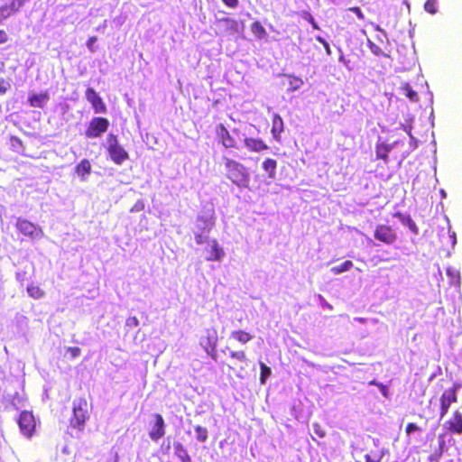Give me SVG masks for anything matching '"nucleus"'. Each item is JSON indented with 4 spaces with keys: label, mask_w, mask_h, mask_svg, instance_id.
<instances>
[{
    "label": "nucleus",
    "mask_w": 462,
    "mask_h": 462,
    "mask_svg": "<svg viewBox=\"0 0 462 462\" xmlns=\"http://www.w3.org/2000/svg\"><path fill=\"white\" fill-rule=\"evenodd\" d=\"M216 223L215 209L213 204L208 203L199 212L192 233L197 245H204L208 242L209 234Z\"/></svg>",
    "instance_id": "1"
},
{
    "label": "nucleus",
    "mask_w": 462,
    "mask_h": 462,
    "mask_svg": "<svg viewBox=\"0 0 462 462\" xmlns=\"http://www.w3.org/2000/svg\"><path fill=\"white\" fill-rule=\"evenodd\" d=\"M223 160L226 170V178L240 189L248 188L250 183L248 169L235 160L226 157H224Z\"/></svg>",
    "instance_id": "2"
},
{
    "label": "nucleus",
    "mask_w": 462,
    "mask_h": 462,
    "mask_svg": "<svg viewBox=\"0 0 462 462\" xmlns=\"http://www.w3.org/2000/svg\"><path fill=\"white\" fill-rule=\"evenodd\" d=\"M106 144L110 158L116 164L120 165L129 158L128 152L119 144L115 134H108Z\"/></svg>",
    "instance_id": "3"
},
{
    "label": "nucleus",
    "mask_w": 462,
    "mask_h": 462,
    "mask_svg": "<svg viewBox=\"0 0 462 462\" xmlns=\"http://www.w3.org/2000/svg\"><path fill=\"white\" fill-rule=\"evenodd\" d=\"M88 419V402L86 399L79 398L73 401V417L70 424L74 428L80 429Z\"/></svg>",
    "instance_id": "4"
},
{
    "label": "nucleus",
    "mask_w": 462,
    "mask_h": 462,
    "mask_svg": "<svg viewBox=\"0 0 462 462\" xmlns=\"http://www.w3.org/2000/svg\"><path fill=\"white\" fill-rule=\"evenodd\" d=\"M109 121L105 117H94L89 122L88 127L85 132L88 138H97L106 133L109 127Z\"/></svg>",
    "instance_id": "5"
},
{
    "label": "nucleus",
    "mask_w": 462,
    "mask_h": 462,
    "mask_svg": "<svg viewBox=\"0 0 462 462\" xmlns=\"http://www.w3.org/2000/svg\"><path fill=\"white\" fill-rule=\"evenodd\" d=\"M16 228L25 236L32 239H41L43 236L42 228L27 219L18 218Z\"/></svg>",
    "instance_id": "6"
},
{
    "label": "nucleus",
    "mask_w": 462,
    "mask_h": 462,
    "mask_svg": "<svg viewBox=\"0 0 462 462\" xmlns=\"http://www.w3.org/2000/svg\"><path fill=\"white\" fill-rule=\"evenodd\" d=\"M199 344L205 352L215 359L216 347L217 344V330L215 328H207L205 330V336L200 338Z\"/></svg>",
    "instance_id": "7"
},
{
    "label": "nucleus",
    "mask_w": 462,
    "mask_h": 462,
    "mask_svg": "<svg viewBox=\"0 0 462 462\" xmlns=\"http://www.w3.org/2000/svg\"><path fill=\"white\" fill-rule=\"evenodd\" d=\"M17 423L21 433L26 438H31L35 430V420L31 411H23L20 413Z\"/></svg>",
    "instance_id": "8"
},
{
    "label": "nucleus",
    "mask_w": 462,
    "mask_h": 462,
    "mask_svg": "<svg viewBox=\"0 0 462 462\" xmlns=\"http://www.w3.org/2000/svg\"><path fill=\"white\" fill-rule=\"evenodd\" d=\"M153 421L150 422L149 437L152 441L157 442L165 434V421L161 414H152Z\"/></svg>",
    "instance_id": "9"
},
{
    "label": "nucleus",
    "mask_w": 462,
    "mask_h": 462,
    "mask_svg": "<svg viewBox=\"0 0 462 462\" xmlns=\"http://www.w3.org/2000/svg\"><path fill=\"white\" fill-rule=\"evenodd\" d=\"M374 236L376 240H379L384 244L392 245L397 239V234L395 230L386 225H379L376 226Z\"/></svg>",
    "instance_id": "10"
},
{
    "label": "nucleus",
    "mask_w": 462,
    "mask_h": 462,
    "mask_svg": "<svg viewBox=\"0 0 462 462\" xmlns=\"http://www.w3.org/2000/svg\"><path fill=\"white\" fill-rule=\"evenodd\" d=\"M85 96L87 100L92 105L95 113L104 114L106 112V106L105 103L94 88H87Z\"/></svg>",
    "instance_id": "11"
},
{
    "label": "nucleus",
    "mask_w": 462,
    "mask_h": 462,
    "mask_svg": "<svg viewBox=\"0 0 462 462\" xmlns=\"http://www.w3.org/2000/svg\"><path fill=\"white\" fill-rule=\"evenodd\" d=\"M207 244L208 246L206 248V260L220 262L225 256V252L218 242L216 239H208Z\"/></svg>",
    "instance_id": "12"
},
{
    "label": "nucleus",
    "mask_w": 462,
    "mask_h": 462,
    "mask_svg": "<svg viewBox=\"0 0 462 462\" xmlns=\"http://www.w3.org/2000/svg\"><path fill=\"white\" fill-rule=\"evenodd\" d=\"M216 133L226 148H237L236 142L224 125H218L216 128Z\"/></svg>",
    "instance_id": "13"
},
{
    "label": "nucleus",
    "mask_w": 462,
    "mask_h": 462,
    "mask_svg": "<svg viewBox=\"0 0 462 462\" xmlns=\"http://www.w3.org/2000/svg\"><path fill=\"white\" fill-rule=\"evenodd\" d=\"M221 23H225L226 30L230 34H238L243 32L244 30V23L241 22H238L235 19H231L228 17H225L219 20Z\"/></svg>",
    "instance_id": "14"
},
{
    "label": "nucleus",
    "mask_w": 462,
    "mask_h": 462,
    "mask_svg": "<svg viewBox=\"0 0 462 462\" xmlns=\"http://www.w3.org/2000/svg\"><path fill=\"white\" fill-rule=\"evenodd\" d=\"M75 172L81 181H87L91 172V164L88 160L83 159L76 167Z\"/></svg>",
    "instance_id": "15"
},
{
    "label": "nucleus",
    "mask_w": 462,
    "mask_h": 462,
    "mask_svg": "<svg viewBox=\"0 0 462 462\" xmlns=\"http://www.w3.org/2000/svg\"><path fill=\"white\" fill-rule=\"evenodd\" d=\"M49 99L50 97L48 93H41L30 96L28 101L30 106L32 107L43 108L49 101Z\"/></svg>",
    "instance_id": "16"
},
{
    "label": "nucleus",
    "mask_w": 462,
    "mask_h": 462,
    "mask_svg": "<svg viewBox=\"0 0 462 462\" xmlns=\"http://www.w3.org/2000/svg\"><path fill=\"white\" fill-rule=\"evenodd\" d=\"M394 217H397L403 226L409 227L412 234H414L415 236L419 235V227L417 226L416 223L412 220L410 215H405L401 212H397L394 214Z\"/></svg>",
    "instance_id": "17"
},
{
    "label": "nucleus",
    "mask_w": 462,
    "mask_h": 462,
    "mask_svg": "<svg viewBox=\"0 0 462 462\" xmlns=\"http://www.w3.org/2000/svg\"><path fill=\"white\" fill-rule=\"evenodd\" d=\"M459 385H454L453 388L446 390L441 395L440 404L447 405L449 408L452 402H457V391Z\"/></svg>",
    "instance_id": "18"
},
{
    "label": "nucleus",
    "mask_w": 462,
    "mask_h": 462,
    "mask_svg": "<svg viewBox=\"0 0 462 462\" xmlns=\"http://www.w3.org/2000/svg\"><path fill=\"white\" fill-rule=\"evenodd\" d=\"M244 142L245 146L252 152H261L268 149V146L261 139L246 137Z\"/></svg>",
    "instance_id": "19"
},
{
    "label": "nucleus",
    "mask_w": 462,
    "mask_h": 462,
    "mask_svg": "<svg viewBox=\"0 0 462 462\" xmlns=\"http://www.w3.org/2000/svg\"><path fill=\"white\" fill-rule=\"evenodd\" d=\"M174 454L181 462H191V457L180 442L173 443Z\"/></svg>",
    "instance_id": "20"
},
{
    "label": "nucleus",
    "mask_w": 462,
    "mask_h": 462,
    "mask_svg": "<svg viewBox=\"0 0 462 462\" xmlns=\"http://www.w3.org/2000/svg\"><path fill=\"white\" fill-rule=\"evenodd\" d=\"M283 132V120L278 115L275 114L273 117L272 134L275 140H279L280 134Z\"/></svg>",
    "instance_id": "21"
},
{
    "label": "nucleus",
    "mask_w": 462,
    "mask_h": 462,
    "mask_svg": "<svg viewBox=\"0 0 462 462\" xmlns=\"http://www.w3.org/2000/svg\"><path fill=\"white\" fill-rule=\"evenodd\" d=\"M262 167L270 179H275L277 168V162L275 160L271 158L266 159L265 161H263Z\"/></svg>",
    "instance_id": "22"
},
{
    "label": "nucleus",
    "mask_w": 462,
    "mask_h": 462,
    "mask_svg": "<svg viewBox=\"0 0 462 462\" xmlns=\"http://www.w3.org/2000/svg\"><path fill=\"white\" fill-rule=\"evenodd\" d=\"M446 274L449 278L451 285L460 287L461 276L460 272L457 268L448 266L446 269Z\"/></svg>",
    "instance_id": "23"
},
{
    "label": "nucleus",
    "mask_w": 462,
    "mask_h": 462,
    "mask_svg": "<svg viewBox=\"0 0 462 462\" xmlns=\"http://www.w3.org/2000/svg\"><path fill=\"white\" fill-rule=\"evenodd\" d=\"M387 448H382L379 451H371L370 454L365 456V462H381L383 457L388 454Z\"/></svg>",
    "instance_id": "24"
},
{
    "label": "nucleus",
    "mask_w": 462,
    "mask_h": 462,
    "mask_svg": "<svg viewBox=\"0 0 462 462\" xmlns=\"http://www.w3.org/2000/svg\"><path fill=\"white\" fill-rule=\"evenodd\" d=\"M389 148L387 143H377L375 147V154L377 159L383 160L385 163L388 162Z\"/></svg>",
    "instance_id": "25"
},
{
    "label": "nucleus",
    "mask_w": 462,
    "mask_h": 462,
    "mask_svg": "<svg viewBox=\"0 0 462 462\" xmlns=\"http://www.w3.org/2000/svg\"><path fill=\"white\" fill-rule=\"evenodd\" d=\"M450 430L461 434L462 433V414L459 411L454 413L453 420L449 421Z\"/></svg>",
    "instance_id": "26"
},
{
    "label": "nucleus",
    "mask_w": 462,
    "mask_h": 462,
    "mask_svg": "<svg viewBox=\"0 0 462 462\" xmlns=\"http://www.w3.org/2000/svg\"><path fill=\"white\" fill-rule=\"evenodd\" d=\"M251 31L257 39L262 40L267 37L266 30L258 21L252 23Z\"/></svg>",
    "instance_id": "27"
},
{
    "label": "nucleus",
    "mask_w": 462,
    "mask_h": 462,
    "mask_svg": "<svg viewBox=\"0 0 462 462\" xmlns=\"http://www.w3.org/2000/svg\"><path fill=\"white\" fill-rule=\"evenodd\" d=\"M231 337L242 344H246L253 338V336L244 330H236L231 333Z\"/></svg>",
    "instance_id": "28"
},
{
    "label": "nucleus",
    "mask_w": 462,
    "mask_h": 462,
    "mask_svg": "<svg viewBox=\"0 0 462 462\" xmlns=\"http://www.w3.org/2000/svg\"><path fill=\"white\" fill-rule=\"evenodd\" d=\"M27 293L31 298L40 300L44 297V291L37 285L30 284L27 287Z\"/></svg>",
    "instance_id": "29"
},
{
    "label": "nucleus",
    "mask_w": 462,
    "mask_h": 462,
    "mask_svg": "<svg viewBox=\"0 0 462 462\" xmlns=\"http://www.w3.org/2000/svg\"><path fill=\"white\" fill-rule=\"evenodd\" d=\"M285 76L290 79V82H289L290 87L288 88L289 91H291V92L296 91L299 88H300V87L303 85V80L300 78L293 76V75H285Z\"/></svg>",
    "instance_id": "30"
},
{
    "label": "nucleus",
    "mask_w": 462,
    "mask_h": 462,
    "mask_svg": "<svg viewBox=\"0 0 462 462\" xmlns=\"http://www.w3.org/2000/svg\"><path fill=\"white\" fill-rule=\"evenodd\" d=\"M353 267V263L349 260L345 261L340 265L334 266L330 269V272L334 274H339L349 271Z\"/></svg>",
    "instance_id": "31"
},
{
    "label": "nucleus",
    "mask_w": 462,
    "mask_h": 462,
    "mask_svg": "<svg viewBox=\"0 0 462 462\" xmlns=\"http://www.w3.org/2000/svg\"><path fill=\"white\" fill-rule=\"evenodd\" d=\"M196 438L199 442H205L208 439V430L202 426H196L194 428Z\"/></svg>",
    "instance_id": "32"
},
{
    "label": "nucleus",
    "mask_w": 462,
    "mask_h": 462,
    "mask_svg": "<svg viewBox=\"0 0 462 462\" xmlns=\"http://www.w3.org/2000/svg\"><path fill=\"white\" fill-rule=\"evenodd\" d=\"M260 368H261V374H260L261 383H265L267 378L272 374V370L269 366H267L265 364H263L262 362H260Z\"/></svg>",
    "instance_id": "33"
},
{
    "label": "nucleus",
    "mask_w": 462,
    "mask_h": 462,
    "mask_svg": "<svg viewBox=\"0 0 462 462\" xmlns=\"http://www.w3.org/2000/svg\"><path fill=\"white\" fill-rule=\"evenodd\" d=\"M446 221H447V226H447V232H448V235L450 245H451L452 249H454L456 245H457V235H456L455 231L451 230L450 221H449L448 217H446Z\"/></svg>",
    "instance_id": "34"
},
{
    "label": "nucleus",
    "mask_w": 462,
    "mask_h": 462,
    "mask_svg": "<svg viewBox=\"0 0 462 462\" xmlns=\"http://www.w3.org/2000/svg\"><path fill=\"white\" fill-rule=\"evenodd\" d=\"M438 0H427L424 4V10L430 14H435L438 12Z\"/></svg>",
    "instance_id": "35"
},
{
    "label": "nucleus",
    "mask_w": 462,
    "mask_h": 462,
    "mask_svg": "<svg viewBox=\"0 0 462 462\" xmlns=\"http://www.w3.org/2000/svg\"><path fill=\"white\" fill-rule=\"evenodd\" d=\"M11 147L13 151L16 152H22L23 146V142L19 137L12 136L11 137Z\"/></svg>",
    "instance_id": "36"
},
{
    "label": "nucleus",
    "mask_w": 462,
    "mask_h": 462,
    "mask_svg": "<svg viewBox=\"0 0 462 462\" xmlns=\"http://www.w3.org/2000/svg\"><path fill=\"white\" fill-rule=\"evenodd\" d=\"M444 444H445L444 440H441L440 443H439V451H436L435 453L431 454L428 457L429 462H439V458L441 457V456L443 454Z\"/></svg>",
    "instance_id": "37"
},
{
    "label": "nucleus",
    "mask_w": 462,
    "mask_h": 462,
    "mask_svg": "<svg viewBox=\"0 0 462 462\" xmlns=\"http://www.w3.org/2000/svg\"><path fill=\"white\" fill-rule=\"evenodd\" d=\"M367 46L369 47L371 52L376 56H386L382 49L377 46L374 42H373L370 39L367 40Z\"/></svg>",
    "instance_id": "38"
},
{
    "label": "nucleus",
    "mask_w": 462,
    "mask_h": 462,
    "mask_svg": "<svg viewBox=\"0 0 462 462\" xmlns=\"http://www.w3.org/2000/svg\"><path fill=\"white\" fill-rule=\"evenodd\" d=\"M226 349L229 351V355L232 358L239 360L241 362L246 361V356L244 351H233L230 350L228 347H226Z\"/></svg>",
    "instance_id": "39"
},
{
    "label": "nucleus",
    "mask_w": 462,
    "mask_h": 462,
    "mask_svg": "<svg viewBox=\"0 0 462 462\" xmlns=\"http://www.w3.org/2000/svg\"><path fill=\"white\" fill-rule=\"evenodd\" d=\"M12 14L7 4L0 7V23Z\"/></svg>",
    "instance_id": "40"
},
{
    "label": "nucleus",
    "mask_w": 462,
    "mask_h": 462,
    "mask_svg": "<svg viewBox=\"0 0 462 462\" xmlns=\"http://www.w3.org/2000/svg\"><path fill=\"white\" fill-rule=\"evenodd\" d=\"M11 85L5 79L0 78V95H5L10 88Z\"/></svg>",
    "instance_id": "41"
},
{
    "label": "nucleus",
    "mask_w": 462,
    "mask_h": 462,
    "mask_svg": "<svg viewBox=\"0 0 462 462\" xmlns=\"http://www.w3.org/2000/svg\"><path fill=\"white\" fill-rule=\"evenodd\" d=\"M125 326L127 328H136L139 326V320L136 317H129L125 320Z\"/></svg>",
    "instance_id": "42"
},
{
    "label": "nucleus",
    "mask_w": 462,
    "mask_h": 462,
    "mask_svg": "<svg viewBox=\"0 0 462 462\" xmlns=\"http://www.w3.org/2000/svg\"><path fill=\"white\" fill-rule=\"evenodd\" d=\"M312 428L314 433L318 435L319 438L325 437L326 432L319 423H313Z\"/></svg>",
    "instance_id": "43"
},
{
    "label": "nucleus",
    "mask_w": 462,
    "mask_h": 462,
    "mask_svg": "<svg viewBox=\"0 0 462 462\" xmlns=\"http://www.w3.org/2000/svg\"><path fill=\"white\" fill-rule=\"evenodd\" d=\"M316 40L324 46L327 54L331 55V49H330L329 43L323 37H321L319 35L316 36Z\"/></svg>",
    "instance_id": "44"
},
{
    "label": "nucleus",
    "mask_w": 462,
    "mask_h": 462,
    "mask_svg": "<svg viewBox=\"0 0 462 462\" xmlns=\"http://www.w3.org/2000/svg\"><path fill=\"white\" fill-rule=\"evenodd\" d=\"M420 430V429L415 423H408L405 431L408 436H411L413 432Z\"/></svg>",
    "instance_id": "45"
},
{
    "label": "nucleus",
    "mask_w": 462,
    "mask_h": 462,
    "mask_svg": "<svg viewBox=\"0 0 462 462\" xmlns=\"http://www.w3.org/2000/svg\"><path fill=\"white\" fill-rule=\"evenodd\" d=\"M348 11L354 13L358 17V19H360V20L365 19V14L359 7H357V6L350 7L348 9Z\"/></svg>",
    "instance_id": "46"
},
{
    "label": "nucleus",
    "mask_w": 462,
    "mask_h": 462,
    "mask_svg": "<svg viewBox=\"0 0 462 462\" xmlns=\"http://www.w3.org/2000/svg\"><path fill=\"white\" fill-rule=\"evenodd\" d=\"M419 141L417 138H415L413 135L410 136V152H412L418 148Z\"/></svg>",
    "instance_id": "47"
},
{
    "label": "nucleus",
    "mask_w": 462,
    "mask_h": 462,
    "mask_svg": "<svg viewBox=\"0 0 462 462\" xmlns=\"http://www.w3.org/2000/svg\"><path fill=\"white\" fill-rule=\"evenodd\" d=\"M15 279L18 282H20L21 284H23V282L25 281L26 279V272L25 271H18L16 272L15 273Z\"/></svg>",
    "instance_id": "48"
},
{
    "label": "nucleus",
    "mask_w": 462,
    "mask_h": 462,
    "mask_svg": "<svg viewBox=\"0 0 462 462\" xmlns=\"http://www.w3.org/2000/svg\"><path fill=\"white\" fill-rule=\"evenodd\" d=\"M372 384H375L379 387V390L381 392V393L384 396V397H387L388 396V388L383 385V383H376V382H372L371 383Z\"/></svg>",
    "instance_id": "49"
},
{
    "label": "nucleus",
    "mask_w": 462,
    "mask_h": 462,
    "mask_svg": "<svg viewBox=\"0 0 462 462\" xmlns=\"http://www.w3.org/2000/svg\"><path fill=\"white\" fill-rule=\"evenodd\" d=\"M171 449V441H170V439L168 438L167 439H165L162 444V450L163 453L167 454Z\"/></svg>",
    "instance_id": "50"
},
{
    "label": "nucleus",
    "mask_w": 462,
    "mask_h": 462,
    "mask_svg": "<svg viewBox=\"0 0 462 462\" xmlns=\"http://www.w3.org/2000/svg\"><path fill=\"white\" fill-rule=\"evenodd\" d=\"M222 2L228 7L236 8L238 6V0H222Z\"/></svg>",
    "instance_id": "51"
},
{
    "label": "nucleus",
    "mask_w": 462,
    "mask_h": 462,
    "mask_svg": "<svg viewBox=\"0 0 462 462\" xmlns=\"http://www.w3.org/2000/svg\"><path fill=\"white\" fill-rule=\"evenodd\" d=\"M97 42V37H90L87 42V47L91 51L94 52L95 50L93 49L94 43Z\"/></svg>",
    "instance_id": "52"
},
{
    "label": "nucleus",
    "mask_w": 462,
    "mask_h": 462,
    "mask_svg": "<svg viewBox=\"0 0 462 462\" xmlns=\"http://www.w3.org/2000/svg\"><path fill=\"white\" fill-rule=\"evenodd\" d=\"M8 41V35L4 30H0V44Z\"/></svg>",
    "instance_id": "53"
},
{
    "label": "nucleus",
    "mask_w": 462,
    "mask_h": 462,
    "mask_svg": "<svg viewBox=\"0 0 462 462\" xmlns=\"http://www.w3.org/2000/svg\"><path fill=\"white\" fill-rule=\"evenodd\" d=\"M407 97H409L410 100L411 101H416L417 100V93L412 90V89H410L407 93Z\"/></svg>",
    "instance_id": "54"
},
{
    "label": "nucleus",
    "mask_w": 462,
    "mask_h": 462,
    "mask_svg": "<svg viewBox=\"0 0 462 462\" xmlns=\"http://www.w3.org/2000/svg\"><path fill=\"white\" fill-rule=\"evenodd\" d=\"M402 129L407 133V134L409 135V137L411 135H412L411 134V129H412V126L411 125H402Z\"/></svg>",
    "instance_id": "55"
},
{
    "label": "nucleus",
    "mask_w": 462,
    "mask_h": 462,
    "mask_svg": "<svg viewBox=\"0 0 462 462\" xmlns=\"http://www.w3.org/2000/svg\"><path fill=\"white\" fill-rule=\"evenodd\" d=\"M69 352L71 353L73 357H77L80 355V349L79 347H70Z\"/></svg>",
    "instance_id": "56"
},
{
    "label": "nucleus",
    "mask_w": 462,
    "mask_h": 462,
    "mask_svg": "<svg viewBox=\"0 0 462 462\" xmlns=\"http://www.w3.org/2000/svg\"><path fill=\"white\" fill-rule=\"evenodd\" d=\"M337 49H338V51L340 52V56H339V59H338L339 61L344 63L346 66H347L349 61L345 59L341 48L338 47Z\"/></svg>",
    "instance_id": "57"
},
{
    "label": "nucleus",
    "mask_w": 462,
    "mask_h": 462,
    "mask_svg": "<svg viewBox=\"0 0 462 462\" xmlns=\"http://www.w3.org/2000/svg\"><path fill=\"white\" fill-rule=\"evenodd\" d=\"M449 408L447 407V405H441L440 404V419H442L448 412Z\"/></svg>",
    "instance_id": "58"
},
{
    "label": "nucleus",
    "mask_w": 462,
    "mask_h": 462,
    "mask_svg": "<svg viewBox=\"0 0 462 462\" xmlns=\"http://www.w3.org/2000/svg\"><path fill=\"white\" fill-rule=\"evenodd\" d=\"M401 143H402V142L395 141L393 143L387 144V146L389 148V152H391L396 146H398Z\"/></svg>",
    "instance_id": "59"
},
{
    "label": "nucleus",
    "mask_w": 462,
    "mask_h": 462,
    "mask_svg": "<svg viewBox=\"0 0 462 462\" xmlns=\"http://www.w3.org/2000/svg\"><path fill=\"white\" fill-rule=\"evenodd\" d=\"M372 24L374 25L375 31L380 32L384 38H387V34L384 30H383L378 24Z\"/></svg>",
    "instance_id": "60"
},
{
    "label": "nucleus",
    "mask_w": 462,
    "mask_h": 462,
    "mask_svg": "<svg viewBox=\"0 0 462 462\" xmlns=\"http://www.w3.org/2000/svg\"><path fill=\"white\" fill-rule=\"evenodd\" d=\"M309 22L314 29H319V25L317 24V23L315 22L314 18L311 15H310Z\"/></svg>",
    "instance_id": "61"
},
{
    "label": "nucleus",
    "mask_w": 462,
    "mask_h": 462,
    "mask_svg": "<svg viewBox=\"0 0 462 462\" xmlns=\"http://www.w3.org/2000/svg\"><path fill=\"white\" fill-rule=\"evenodd\" d=\"M5 71V62L0 60V73Z\"/></svg>",
    "instance_id": "62"
},
{
    "label": "nucleus",
    "mask_w": 462,
    "mask_h": 462,
    "mask_svg": "<svg viewBox=\"0 0 462 462\" xmlns=\"http://www.w3.org/2000/svg\"><path fill=\"white\" fill-rule=\"evenodd\" d=\"M19 397H18V393L15 394V396L14 397L13 399V404L14 405H16V401H18Z\"/></svg>",
    "instance_id": "63"
},
{
    "label": "nucleus",
    "mask_w": 462,
    "mask_h": 462,
    "mask_svg": "<svg viewBox=\"0 0 462 462\" xmlns=\"http://www.w3.org/2000/svg\"><path fill=\"white\" fill-rule=\"evenodd\" d=\"M108 462H118V457L117 455L115 456L113 459H109Z\"/></svg>",
    "instance_id": "64"
}]
</instances>
